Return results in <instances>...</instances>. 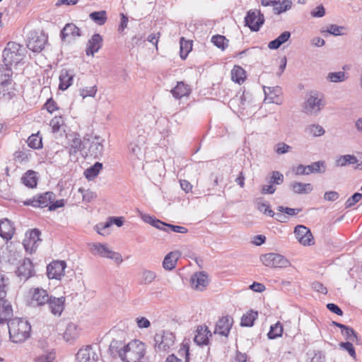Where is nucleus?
<instances>
[{"label":"nucleus","mask_w":362,"mask_h":362,"mask_svg":"<svg viewBox=\"0 0 362 362\" xmlns=\"http://www.w3.org/2000/svg\"><path fill=\"white\" fill-rule=\"evenodd\" d=\"M341 334L349 341L356 343L358 341L356 332L348 326H346L344 329L341 330Z\"/></svg>","instance_id":"obj_49"},{"label":"nucleus","mask_w":362,"mask_h":362,"mask_svg":"<svg viewBox=\"0 0 362 362\" xmlns=\"http://www.w3.org/2000/svg\"><path fill=\"white\" fill-rule=\"evenodd\" d=\"M12 316L13 309L11 303L5 299H0V324H8Z\"/></svg>","instance_id":"obj_22"},{"label":"nucleus","mask_w":362,"mask_h":362,"mask_svg":"<svg viewBox=\"0 0 362 362\" xmlns=\"http://www.w3.org/2000/svg\"><path fill=\"white\" fill-rule=\"evenodd\" d=\"M62 124L63 119L61 117H54L49 123V125L51 126L53 132H59Z\"/></svg>","instance_id":"obj_58"},{"label":"nucleus","mask_w":362,"mask_h":362,"mask_svg":"<svg viewBox=\"0 0 362 362\" xmlns=\"http://www.w3.org/2000/svg\"><path fill=\"white\" fill-rule=\"evenodd\" d=\"M66 264L64 261H54L47 267L49 279L60 280L64 276V269Z\"/></svg>","instance_id":"obj_14"},{"label":"nucleus","mask_w":362,"mask_h":362,"mask_svg":"<svg viewBox=\"0 0 362 362\" xmlns=\"http://www.w3.org/2000/svg\"><path fill=\"white\" fill-rule=\"evenodd\" d=\"M347 78L348 76L344 71L330 72L327 76V79L333 83L344 81Z\"/></svg>","instance_id":"obj_46"},{"label":"nucleus","mask_w":362,"mask_h":362,"mask_svg":"<svg viewBox=\"0 0 362 362\" xmlns=\"http://www.w3.org/2000/svg\"><path fill=\"white\" fill-rule=\"evenodd\" d=\"M209 284V277L204 272L195 273L191 277V284L192 288L203 291Z\"/></svg>","instance_id":"obj_23"},{"label":"nucleus","mask_w":362,"mask_h":362,"mask_svg":"<svg viewBox=\"0 0 362 362\" xmlns=\"http://www.w3.org/2000/svg\"><path fill=\"white\" fill-rule=\"evenodd\" d=\"M358 163V159L354 155H344L339 157L336 161V165L338 167L346 166V165H354Z\"/></svg>","instance_id":"obj_37"},{"label":"nucleus","mask_w":362,"mask_h":362,"mask_svg":"<svg viewBox=\"0 0 362 362\" xmlns=\"http://www.w3.org/2000/svg\"><path fill=\"white\" fill-rule=\"evenodd\" d=\"M96 141H93L88 148V153L94 158H100L104 151V146L102 141H98V137H95Z\"/></svg>","instance_id":"obj_28"},{"label":"nucleus","mask_w":362,"mask_h":362,"mask_svg":"<svg viewBox=\"0 0 362 362\" xmlns=\"http://www.w3.org/2000/svg\"><path fill=\"white\" fill-rule=\"evenodd\" d=\"M22 182L29 188H34L37 185L35 173L33 170L26 172L21 178Z\"/></svg>","instance_id":"obj_34"},{"label":"nucleus","mask_w":362,"mask_h":362,"mask_svg":"<svg viewBox=\"0 0 362 362\" xmlns=\"http://www.w3.org/2000/svg\"><path fill=\"white\" fill-rule=\"evenodd\" d=\"M211 336V332L209 331L207 326L199 325L197 327L194 341L197 345H206L209 343V337Z\"/></svg>","instance_id":"obj_19"},{"label":"nucleus","mask_w":362,"mask_h":362,"mask_svg":"<svg viewBox=\"0 0 362 362\" xmlns=\"http://www.w3.org/2000/svg\"><path fill=\"white\" fill-rule=\"evenodd\" d=\"M192 49V42L190 40H185V37H182L180 40V55L182 59L187 58L188 54Z\"/></svg>","instance_id":"obj_36"},{"label":"nucleus","mask_w":362,"mask_h":362,"mask_svg":"<svg viewBox=\"0 0 362 362\" xmlns=\"http://www.w3.org/2000/svg\"><path fill=\"white\" fill-rule=\"evenodd\" d=\"M261 261L266 267L286 268L290 266V262L283 255L276 253H267L261 256Z\"/></svg>","instance_id":"obj_6"},{"label":"nucleus","mask_w":362,"mask_h":362,"mask_svg":"<svg viewBox=\"0 0 362 362\" xmlns=\"http://www.w3.org/2000/svg\"><path fill=\"white\" fill-rule=\"evenodd\" d=\"M269 182L272 185H281L284 182V175L279 171H273Z\"/></svg>","instance_id":"obj_52"},{"label":"nucleus","mask_w":362,"mask_h":362,"mask_svg":"<svg viewBox=\"0 0 362 362\" xmlns=\"http://www.w3.org/2000/svg\"><path fill=\"white\" fill-rule=\"evenodd\" d=\"M257 317L258 313L257 311L250 310L244 314L241 317L240 325L242 327H252Z\"/></svg>","instance_id":"obj_32"},{"label":"nucleus","mask_w":362,"mask_h":362,"mask_svg":"<svg viewBox=\"0 0 362 362\" xmlns=\"http://www.w3.org/2000/svg\"><path fill=\"white\" fill-rule=\"evenodd\" d=\"M346 28L343 26H339L337 25H330L327 29V32L333 35L338 36L344 34Z\"/></svg>","instance_id":"obj_53"},{"label":"nucleus","mask_w":362,"mask_h":362,"mask_svg":"<svg viewBox=\"0 0 362 362\" xmlns=\"http://www.w3.org/2000/svg\"><path fill=\"white\" fill-rule=\"evenodd\" d=\"M110 248L105 244L93 243L90 245V250L93 254H97L102 257H106Z\"/></svg>","instance_id":"obj_40"},{"label":"nucleus","mask_w":362,"mask_h":362,"mask_svg":"<svg viewBox=\"0 0 362 362\" xmlns=\"http://www.w3.org/2000/svg\"><path fill=\"white\" fill-rule=\"evenodd\" d=\"M294 233L298 242L304 246L314 245V238L310 230L303 225H298L294 228Z\"/></svg>","instance_id":"obj_9"},{"label":"nucleus","mask_w":362,"mask_h":362,"mask_svg":"<svg viewBox=\"0 0 362 362\" xmlns=\"http://www.w3.org/2000/svg\"><path fill=\"white\" fill-rule=\"evenodd\" d=\"M180 254L178 251L168 253L163 261V267L165 270H172L175 266Z\"/></svg>","instance_id":"obj_27"},{"label":"nucleus","mask_w":362,"mask_h":362,"mask_svg":"<svg viewBox=\"0 0 362 362\" xmlns=\"http://www.w3.org/2000/svg\"><path fill=\"white\" fill-rule=\"evenodd\" d=\"M325 105L322 97L318 95H310L303 105V112L309 115H315L321 111Z\"/></svg>","instance_id":"obj_5"},{"label":"nucleus","mask_w":362,"mask_h":362,"mask_svg":"<svg viewBox=\"0 0 362 362\" xmlns=\"http://www.w3.org/2000/svg\"><path fill=\"white\" fill-rule=\"evenodd\" d=\"M40 231L38 229H33L30 232H28L25 235V238L30 239L32 241H35L39 245V242L41 241L40 238Z\"/></svg>","instance_id":"obj_59"},{"label":"nucleus","mask_w":362,"mask_h":362,"mask_svg":"<svg viewBox=\"0 0 362 362\" xmlns=\"http://www.w3.org/2000/svg\"><path fill=\"white\" fill-rule=\"evenodd\" d=\"M109 351L113 357H119L122 362H137L146 354V345L142 341L134 339L126 344L122 340L113 339Z\"/></svg>","instance_id":"obj_1"},{"label":"nucleus","mask_w":362,"mask_h":362,"mask_svg":"<svg viewBox=\"0 0 362 362\" xmlns=\"http://www.w3.org/2000/svg\"><path fill=\"white\" fill-rule=\"evenodd\" d=\"M141 275V284L146 285L153 282L157 277L156 273L149 269H144Z\"/></svg>","instance_id":"obj_42"},{"label":"nucleus","mask_w":362,"mask_h":362,"mask_svg":"<svg viewBox=\"0 0 362 362\" xmlns=\"http://www.w3.org/2000/svg\"><path fill=\"white\" fill-rule=\"evenodd\" d=\"M262 201V198H258L257 199V209L266 215L274 217L275 213L272 209H270L269 203L263 202Z\"/></svg>","instance_id":"obj_44"},{"label":"nucleus","mask_w":362,"mask_h":362,"mask_svg":"<svg viewBox=\"0 0 362 362\" xmlns=\"http://www.w3.org/2000/svg\"><path fill=\"white\" fill-rule=\"evenodd\" d=\"M290 189L295 194H308L311 192L313 187L310 183H303L300 182H293L289 185Z\"/></svg>","instance_id":"obj_26"},{"label":"nucleus","mask_w":362,"mask_h":362,"mask_svg":"<svg viewBox=\"0 0 362 362\" xmlns=\"http://www.w3.org/2000/svg\"><path fill=\"white\" fill-rule=\"evenodd\" d=\"M339 197V194L336 191H327L324 194V199L326 201L329 202H334L338 199Z\"/></svg>","instance_id":"obj_63"},{"label":"nucleus","mask_w":362,"mask_h":362,"mask_svg":"<svg viewBox=\"0 0 362 362\" xmlns=\"http://www.w3.org/2000/svg\"><path fill=\"white\" fill-rule=\"evenodd\" d=\"M15 233V228L12 222L8 218H3L0 221V236L6 240H11Z\"/></svg>","instance_id":"obj_20"},{"label":"nucleus","mask_w":362,"mask_h":362,"mask_svg":"<svg viewBox=\"0 0 362 362\" xmlns=\"http://www.w3.org/2000/svg\"><path fill=\"white\" fill-rule=\"evenodd\" d=\"M70 153H76L81 151L82 141L78 134H73L69 136Z\"/></svg>","instance_id":"obj_31"},{"label":"nucleus","mask_w":362,"mask_h":362,"mask_svg":"<svg viewBox=\"0 0 362 362\" xmlns=\"http://www.w3.org/2000/svg\"><path fill=\"white\" fill-rule=\"evenodd\" d=\"M74 74L71 70L62 69L61 71L59 79V89L65 90L73 83Z\"/></svg>","instance_id":"obj_25"},{"label":"nucleus","mask_w":362,"mask_h":362,"mask_svg":"<svg viewBox=\"0 0 362 362\" xmlns=\"http://www.w3.org/2000/svg\"><path fill=\"white\" fill-rule=\"evenodd\" d=\"M9 337L14 343H22L30 336L31 326L27 320L14 318L8 322Z\"/></svg>","instance_id":"obj_3"},{"label":"nucleus","mask_w":362,"mask_h":362,"mask_svg":"<svg viewBox=\"0 0 362 362\" xmlns=\"http://www.w3.org/2000/svg\"><path fill=\"white\" fill-rule=\"evenodd\" d=\"M362 198V194L359 192H356L351 197H349L346 203L345 208L348 209L353 206L355 204H356L359 200Z\"/></svg>","instance_id":"obj_54"},{"label":"nucleus","mask_w":362,"mask_h":362,"mask_svg":"<svg viewBox=\"0 0 362 362\" xmlns=\"http://www.w3.org/2000/svg\"><path fill=\"white\" fill-rule=\"evenodd\" d=\"M325 170V163L324 161L314 162L308 165H298L294 172L298 175H310V173H323Z\"/></svg>","instance_id":"obj_11"},{"label":"nucleus","mask_w":362,"mask_h":362,"mask_svg":"<svg viewBox=\"0 0 362 362\" xmlns=\"http://www.w3.org/2000/svg\"><path fill=\"white\" fill-rule=\"evenodd\" d=\"M112 225V221L110 218V221H108L104 223L98 224L95 226V228H96L97 232L99 234H100L102 235H105L108 234L107 230Z\"/></svg>","instance_id":"obj_51"},{"label":"nucleus","mask_w":362,"mask_h":362,"mask_svg":"<svg viewBox=\"0 0 362 362\" xmlns=\"http://www.w3.org/2000/svg\"><path fill=\"white\" fill-rule=\"evenodd\" d=\"M103 168V163L96 162L93 165L87 168L84 171V176L88 180H93L99 174L100 171Z\"/></svg>","instance_id":"obj_33"},{"label":"nucleus","mask_w":362,"mask_h":362,"mask_svg":"<svg viewBox=\"0 0 362 362\" xmlns=\"http://www.w3.org/2000/svg\"><path fill=\"white\" fill-rule=\"evenodd\" d=\"M27 143L28 146L33 149H40L42 147V137L39 136V132L30 136Z\"/></svg>","instance_id":"obj_41"},{"label":"nucleus","mask_w":362,"mask_h":362,"mask_svg":"<svg viewBox=\"0 0 362 362\" xmlns=\"http://www.w3.org/2000/svg\"><path fill=\"white\" fill-rule=\"evenodd\" d=\"M8 279H5L3 276H0V299H4L6 296V287Z\"/></svg>","instance_id":"obj_61"},{"label":"nucleus","mask_w":362,"mask_h":362,"mask_svg":"<svg viewBox=\"0 0 362 362\" xmlns=\"http://www.w3.org/2000/svg\"><path fill=\"white\" fill-rule=\"evenodd\" d=\"M78 192H80L81 194L82 195L83 200L87 202H90L94 197V194L92 192L89 190H86L83 188H79Z\"/></svg>","instance_id":"obj_62"},{"label":"nucleus","mask_w":362,"mask_h":362,"mask_svg":"<svg viewBox=\"0 0 362 362\" xmlns=\"http://www.w3.org/2000/svg\"><path fill=\"white\" fill-rule=\"evenodd\" d=\"M292 2L291 0H284L282 2L280 1L275 4L274 11L276 14H280L289 10L291 8Z\"/></svg>","instance_id":"obj_48"},{"label":"nucleus","mask_w":362,"mask_h":362,"mask_svg":"<svg viewBox=\"0 0 362 362\" xmlns=\"http://www.w3.org/2000/svg\"><path fill=\"white\" fill-rule=\"evenodd\" d=\"M55 199V194L52 192H47L34 197L32 199L25 202V205H31L34 207L44 208L52 203Z\"/></svg>","instance_id":"obj_7"},{"label":"nucleus","mask_w":362,"mask_h":362,"mask_svg":"<svg viewBox=\"0 0 362 362\" xmlns=\"http://www.w3.org/2000/svg\"><path fill=\"white\" fill-rule=\"evenodd\" d=\"M305 132L313 136H320L325 133L324 128L320 124H316L308 125L305 128Z\"/></svg>","instance_id":"obj_43"},{"label":"nucleus","mask_w":362,"mask_h":362,"mask_svg":"<svg viewBox=\"0 0 362 362\" xmlns=\"http://www.w3.org/2000/svg\"><path fill=\"white\" fill-rule=\"evenodd\" d=\"M233 325V319L228 316L222 317L216 322L214 334L228 337Z\"/></svg>","instance_id":"obj_17"},{"label":"nucleus","mask_w":362,"mask_h":362,"mask_svg":"<svg viewBox=\"0 0 362 362\" xmlns=\"http://www.w3.org/2000/svg\"><path fill=\"white\" fill-rule=\"evenodd\" d=\"M129 156L132 162L136 160H141L143 151L141 146L136 142H131L128 146Z\"/></svg>","instance_id":"obj_30"},{"label":"nucleus","mask_w":362,"mask_h":362,"mask_svg":"<svg viewBox=\"0 0 362 362\" xmlns=\"http://www.w3.org/2000/svg\"><path fill=\"white\" fill-rule=\"evenodd\" d=\"M82 35L81 30L74 23H66L60 33V37L62 41H70L75 40Z\"/></svg>","instance_id":"obj_16"},{"label":"nucleus","mask_w":362,"mask_h":362,"mask_svg":"<svg viewBox=\"0 0 362 362\" xmlns=\"http://www.w3.org/2000/svg\"><path fill=\"white\" fill-rule=\"evenodd\" d=\"M211 42L218 48L224 50L228 47V40L223 35H216L211 37Z\"/></svg>","instance_id":"obj_45"},{"label":"nucleus","mask_w":362,"mask_h":362,"mask_svg":"<svg viewBox=\"0 0 362 362\" xmlns=\"http://www.w3.org/2000/svg\"><path fill=\"white\" fill-rule=\"evenodd\" d=\"M31 298L30 304L33 307H41L47 304L49 299L47 291L43 288H35L30 290Z\"/></svg>","instance_id":"obj_10"},{"label":"nucleus","mask_w":362,"mask_h":362,"mask_svg":"<svg viewBox=\"0 0 362 362\" xmlns=\"http://www.w3.org/2000/svg\"><path fill=\"white\" fill-rule=\"evenodd\" d=\"M46 38L44 35H35L29 38L27 47L34 52H39L45 47Z\"/></svg>","instance_id":"obj_24"},{"label":"nucleus","mask_w":362,"mask_h":362,"mask_svg":"<svg viewBox=\"0 0 362 362\" xmlns=\"http://www.w3.org/2000/svg\"><path fill=\"white\" fill-rule=\"evenodd\" d=\"M21 280L26 281L35 274L33 262L29 258H25L20 263L16 271Z\"/></svg>","instance_id":"obj_13"},{"label":"nucleus","mask_w":362,"mask_h":362,"mask_svg":"<svg viewBox=\"0 0 362 362\" xmlns=\"http://www.w3.org/2000/svg\"><path fill=\"white\" fill-rule=\"evenodd\" d=\"M106 258L113 260L116 264H120L123 262L122 257L120 253L111 250H108Z\"/></svg>","instance_id":"obj_56"},{"label":"nucleus","mask_w":362,"mask_h":362,"mask_svg":"<svg viewBox=\"0 0 362 362\" xmlns=\"http://www.w3.org/2000/svg\"><path fill=\"white\" fill-rule=\"evenodd\" d=\"M89 18L98 25H103L107 20L105 11L92 12L89 14Z\"/></svg>","instance_id":"obj_38"},{"label":"nucleus","mask_w":362,"mask_h":362,"mask_svg":"<svg viewBox=\"0 0 362 362\" xmlns=\"http://www.w3.org/2000/svg\"><path fill=\"white\" fill-rule=\"evenodd\" d=\"M264 95V103L266 104L274 103L280 105L282 103V97L276 94V92H263Z\"/></svg>","instance_id":"obj_39"},{"label":"nucleus","mask_w":362,"mask_h":362,"mask_svg":"<svg viewBox=\"0 0 362 362\" xmlns=\"http://www.w3.org/2000/svg\"><path fill=\"white\" fill-rule=\"evenodd\" d=\"M277 211L281 213H285L289 216H296L297 215L300 211H301L300 209H292L289 207H284L282 206H279L277 207Z\"/></svg>","instance_id":"obj_60"},{"label":"nucleus","mask_w":362,"mask_h":362,"mask_svg":"<svg viewBox=\"0 0 362 362\" xmlns=\"http://www.w3.org/2000/svg\"><path fill=\"white\" fill-rule=\"evenodd\" d=\"M76 358L78 362H96L98 356L91 345H87L78 350Z\"/></svg>","instance_id":"obj_15"},{"label":"nucleus","mask_w":362,"mask_h":362,"mask_svg":"<svg viewBox=\"0 0 362 362\" xmlns=\"http://www.w3.org/2000/svg\"><path fill=\"white\" fill-rule=\"evenodd\" d=\"M245 71L240 66L235 65L231 70V78L232 80L238 83H241L245 78Z\"/></svg>","instance_id":"obj_35"},{"label":"nucleus","mask_w":362,"mask_h":362,"mask_svg":"<svg viewBox=\"0 0 362 362\" xmlns=\"http://www.w3.org/2000/svg\"><path fill=\"white\" fill-rule=\"evenodd\" d=\"M24 247L27 252H30V253H33L35 252L38 246V244L36 243L35 241L30 240V239H28L25 238L23 240V243Z\"/></svg>","instance_id":"obj_57"},{"label":"nucleus","mask_w":362,"mask_h":362,"mask_svg":"<svg viewBox=\"0 0 362 362\" xmlns=\"http://www.w3.org/2000/svg\"><path fill=\"white\" fill-rule=\"evenodd\" d=\"M103 41V37L98 33H95L87 42L86 48V55L93 56L95 53L98 52L102 47Z\"/></svg>","instance_id":"obj_18"},{"label":"nucleus","mask_w":362,"mask_h":362,"mask_svg":"<svg viewBox=\"0 0 362 362\" xmlns=\"http://www.w3.org/2000/svg\"><path fill=\"white\" fill-rule=\"evenodd\" d=\"M15 85L11 68L3 64L0 65V90L15 89Z\"/></svg>","instance_id":"obj_8"},{"label":"nucleus","mask_w":362,"mask_h":362,"mask_svg":"<svg viewBox=\"0 0 362 362\" xmlns=\"http://www.w3.org/2000/svg\"><path fill=\"white\" fill-rule=\"evenodd\" d=\"M245 25L252 31H258L264 23V16L259 11H249L245 18Z\"/></svg>","instance_id":"obj_12"},{"label":"nucleus","mask_w":362,"mask_h":362,"mask_svg":"<svg viewBox=\"0 0 362 362\" xmlns=\"http://www.w3.org/2000/svg\"><path fill=\"white\" fill-rule=\"evenodd\" d=\"M339 347L343 349L344 350L346 351L351 357H352L353 359H356V354L355 351V349L350 341L346 342H341L339 344Z\"/></svg>","instance_id":"obj_50"},{"label":"nucleus","mask_w":362,"mask_h":362,"mask_svg":"<svg viewBox=\"0 0 362 362\" xmlns=\"http://www.w3.org/2000/svg\"><path fill=\"white\" fill-rule=\"evenodd\" d=\"M26 54V49L23 45L15 42H9L3 50V65L11 67L23 63Z\"/></svg>","instance_id":"obj_2"},{"label":"nucleus","mask_w":362,"mask_h":362,"mask_svg":"<svg viewBox=\"0 0 362 362\" xmlns=\"http://www.w3.org/2000/svg\"><path fill=\"white\" fill-rule=\"evenodd\" d=\"M79 337V331L74 323H69L64 333V339L67 342H72Z\"/></svg>","instance_id":"obj_29"},{"label":"nucleus","mask_w":362,"mask_h":362,"mask_svg":"<svg viewBox=\"0 0 362 362\" xmlns=\"http://www.w3.org/2000/svg\"><path fill=\"white\" fill-rule=\"evenodd\" d=\"M325 14V9L322 5L317 6L313 11L311 12V15L313 17L320 18L324 16Z\"/></svg>","instance_id":"obj_64"},{"label":"nucleus","mask_w":362,"mask_h":362,"mask_svg":"<svg viewBox=\"0 0 362 362\" xmlns=\"http://www.w3.org/2000/svg\"><path fill=\"white\" fill-rule=\"evenodd\" d=\"M174 334L168 331H160L154 336V348L157 352L168 353L175 344Z\"/></svg>","instance_id":"obj_4"},{"label":"nucleus","mask_w":362,"mask_h":362,"mask_svg":"<svg viewBox=\"0 0 362 362\" xmlns=\"http://www.w3.org/2000/svg\"><path fill=\"white\" fill-rule=\"evenodd\" d=\"M283 327L280 322L276 323L274 325L271 326L270 330L267 334L268 338L274 339L282 335Z\"/></svg>","instance_id":"obj_47"},{"label":"nucleus","mask_w":362,"mask_h":362,"mask_svg":"<svg viewBox=\"0 0 362 362\" xmlns=\"http://www.w3.org/2000/svg\"><path fill=\"white\" fill-rule=\"evenodd\" d=\"M65 298L62 296L56 298L49 296V299L47 304L48 305L49 309L53 315H60L64 308Z\"/></svg>","instance_id":"obj_21"},{"label":"nucleus","mask_w":362,"mask_h":362,"mask_svg":"<svg viewBox=\"0 0 362 362\" xmlns=\"http://www.w3.org/2000/svg\"><path fill=\"white\" fill-rule=\"evenodd\" d=\"M291 148V146L289 145L284 142H279L275 146V152L279 155L284 154L290 151Z\"/></svg>","instance_id":"obj_55"}]
</instances>
